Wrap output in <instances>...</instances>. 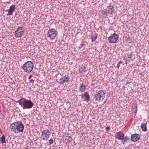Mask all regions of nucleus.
<instances>
[{
    "mask_svg": "<svg viewBox=\"0 0 149 149\" xmlns=\"http://www.w3.org/2000/svg\"><path fill=\"white\" fill-rule=\"evenodd\" d=\"M97 37V34H95L91 36L92 41H95Z\"/></svg>",
    "mask_w": 149,
    "mask_h": 149,
    "instance_id": "obj_19",
    "label": "nucleus"
},
{
    "mask_svg": "<svg viewBox=\"0 0 149 149\" xmlns=\"http://www.w3.org/2000/svg\"><path fill=\"white\" fill-rule=\"evenodd\" d=\"M125 135L124 134L120 131H119L116 133V137L119 140L123 139Z\"/></svg>",
    "mask_w": 149,
    "mask_h": 149,
    "instance_id": "obj_13",
    "label": "nucleus"
},
{
    "mask_svg": "<svg viewBox=\"0 0 149 149\" xmlns=\"http://www.w3.org/2000/svg\"><path fill=\"white\" fill-rule=\"evenodd\" d=\"M24 32L23 31H19L16 30L15 31V36L16 37L19 38L22 37Z\"/></svg>",
    "mask_w": 149,
    "mask_h": 149,
    "instance_id": "obj_14",
    "label": "nucleus"
},
{
    "mask_svg": "<svg viewBox=\"0 0 149 149\" xmlns=\"http://www.w3.org/2000/svg\"><path fill=\"white\" fill-rule=\"evenodd\" d=\"M139 135L137 134H134L132 135L131 136V140L132 141L135 142L140 139Z\"/></svg>",
    "mask_w": 149,
    "mask_h": 149,
    "instance_id": "obj_11",
    "label": "nucleus"
},
{
    "mask_svg": "<svg viewBox=\"0 0 149 149\" xmlns=\"http://www.w3.org/2000/svg\"><path fill=\"white\" fill-rule=\"evenodd\" d=\"M53 143V140L52 139H50L49 141V143L50 144H52Z\"/></svg>",
    "mask_w": 149,
    "mask_h": 149,
    "instance_id": "obj_28",
    "label": "nucleus"
},
{
    "mask_svg": "<svg viewBox=\"0 0 149 149\" xmlns=\"http://www.w3.org/2000/svg\"><path fill=\"white\" fill-rule=\"evenodd\" d=\"M84 43H82L80 44L79 47V49H81L84 46Z\"/></svg>",
    "mask_w": 149,
    "mask_h": 149,
    "instance_id": "obj_27",
    "label": "nucleus"
},
{
    "mask_svg": "<svg viewBox=\"0 0 149 149\" xmlns=\"http://www.w3.org/2000/svg\"><path fill=\"white\" fill-rule=\"evenodd\" d=\"M118 39V35L116 33L110 36L108 38V40L110 43H114L117 42Z\"/></svg>",
    "mask_w": 149,
    "mask_h": 149,
    "instance_id": "obj_6",
    "label": "nucleus"
},
{
    "mask_svg": "<svg viewBox=\"0 0 149 149\" xmlns=\"http://www.w3.org/2000/svg\"><path fill=\"white\" fill-rule=\"evenodd\" d=\"M130 138L128 136H127L125 137H124L123 138V139H122L121 140L122 141L121 142L123 144H124L126 143H128L130 141Z\"/></svg>",
    "mask_w": 149,
    "mask_h": 149,
    "instance_id": "obj_15",
    "label": "nucleus"
},
{
    "mask_svg": "<svg viewBox=\"0 0 149 149\" xmlns=\"http://www.w3.org/2000/svg\"><path fill=\"white\" fill-rule=\"evenodd\" d=\"M132 52L130 54H126V55L127 56L128 58L130 59L132 58Z\"/></svg>",
    "mask_w": 149,
    "mask_h": 149,
    "instance_id": "obj_23",
    "label": "nucleus"
},
{
    "mask_svg": "<svg viewBox=\"0 0 149 149\" xmlns=\"http://www.w3.org/2000/svg\"><path fill=\"white\" fill-rule=\"evenodd\" d=\"M135 108H134L133 109V111L135 113H136L137 112V104H136V106H135Z\"/></svg>",
    "mask_w": 149,
    "mask_h": 149,
    "instance_id": "obj_24",
    "label": "nucleus"
},
{
    "mask_svg": "<svg viewBox=\"0 0 149 149\" xmlns=\"http://www.w3.org/2000/svg\"><path fill=\"white\" fill-rule=\"evenodd\" d=\"M110 126L106 127L105 128V130L106 131H108L110 129Z\"/></svg>",
    "mask_w": 149,
    "mask_h": 149,
    "instance_id": "obj_30",
    "label": "nucleus"
},
{
    "mask_svg": "<svg viewBox=\"0 0 149 149\" xmlns=\"http://www.w3.org/2000/svg\"><path fill=\"white\" fill-rule=\"evenodd\" d=\"M123 63V61H120L117 64V67L119 68L120 66V64Z\"/></svg>",
    "mask_w": 149,
    "mask_h": 149,
    "instance_id": "obj_26",
    "label": "nucleus"
},
{
    "mask_svg": "<svg viewBox=\"0 0 149 149\" xmlns=\"http://www.w3.org/2000/svg\"><path fill=\"white\" fill-rule=\"evenodd\" d=\"M105 93L103 91H99L95 95V100L99 102H102L105 98Z\"/></svg>",
    "mask_w": 149,
    "mask_h": 149,
    "instance_id": "obj_4",
    "label": "nucleus"
},
{
    "mask_svg": "<svg viewBox=\"0 0 149 149\" xmlns=\"http://www.w3.org/2000/svg\"><path fill=\"white\" fill-rule=\"evenodd\" d=\"M86 89V86L84 84H81L79 87V91L81 93L84 92L85 91Z\"/></svg>",
    "mask_w": 149,
    "mask_h": 149,
    "instance_id": "obj_17",
    "label": "nucleus"
},
{
    "mask_svg": "<svg viewBox=\"0 0 149 149\" xmlns=\"http://www.w3.org/2000/svg\"><path fill=\"white\" fill-rule=\"evenodd\" d=\"M81 72L82 73H83L87 71V69L85 67H81Z\"/></svg>",
    "mask_w": 149,
    "mask_h": 149,
    "instance_id": "obj_20",
    "label": "nucleus"
},
{
    "mask_svg": "<svg viewBox=\"0 0 149 149\" xmlns=\"http://www.w3.org/2000/svg\"><path fill=\"white\" fill-rule=\"evenodd\" d=\"M81 96V98L84 100V101L87 102H88L90 101V96L88 92H86L84 93V94H83Z\"/></svg>",
    "mask_w": 149,
    "mask_h": 149,
    "instance_id": "obj_8",
    "label": "nucleus"
},
{
    "mask_svg": "<svg viewBox=\"0 0 149 149\" xmlns=\"http://www.w3.org/2000/svg\"><path fill=\"white\" fill-rule=\"evenodd\" d=\"M29 80V83L33 84L34 82L35 79H30Z\"/></svg>",
    "mask_w": 149,
    "mask_h": 149,
    "instance_id": "obj_25",
    "label": "nucleus"
},
{
    "mask_svg": "<svg viewBox=\"0 0 149 149\" xmlns=\"http://www.w3.org/2000/svg\"><path fill=\"white\" fill-rule=\"evenodd\" d=\"M32 77H33V75H32V74H31V75H30L29 76V77H28V79H31V78Z\"/></svg>",
    "mask_w": 149,
    "mask_h": 149,
    "instance_id": "obj_31",
    "label": "nucleus"
},
{
    "mask_svg": "<svg viewBox=\"0 0 149 149\" xmlns=\"http://www.w3.org/2000/svg\"><path fill=\"white\" fill-rule=\"evenodd\" d=\"M10 127L11 130L15 133L23 132L24 128L22 123L19 121H16L12 124Z\"/></svg>",
    "mask_w": 149,
    "mask_h": 149,
    "instance_id": "obj_2",
    "label": "nucleus"
},
{
    "mask_svg": "<svg viewBox=\"0 0 149 149\" xmlns=\"http://www.w3.org/2000/svg\"><path fill=\"white\" fill-rule=\"evenodd\" d=\"M56 33V31L55 29H49L48 31L47 37L50 38L51 39H54L57 35Z\"/></svg>",
    "mask_w": 149,
    "mask_h": 149,
    "instance_id": "obj_5",
    "label": "nucleus"
},
{
    "mask_svg": "<svg viewBox=\"0 0 149 149\" xmlns=\"http://www.w3.org/2000/svg\"><path fill=\"white\" fill-rule=\"evenodd\" d=\"M15 5L11 6L10 7L9 9L7 10L8 11V13L7 14V15H12L13 12L15 11Z\"/></svg>",
    "mask_w": 149,
    "mask_h": 149,
    "instance_id": "obj_12",
    "label": "nucleus"
},
{
    "mask_svg": "<svg viewBox=\"0 0 149 149\" xmlns=\"http://www.w3.org/2000/svg\"><path fill=\"white\" fill-rule=\"evenodd\" d=\"M33 68V64L31 61H28L24 64L22 69L24 72L29 73L31 72Z\"/></svg>",
    "mask_w": 149,
    "mask_h": 149,
    "instance_id": "obj_3",
    "label": "nucleus"
},
{
    "mask_svg": "<svg viewBox=\"0 0 149 149\" xmlns=\"http://www.w3.org/2000/svg\"><path fill=\"white\" fill-rule=\"evenodd\" d=\"M102 13L103 15H107V13H108V11L106 9H104L102 10Z\"/></svg>",
    "mask_w": 149,
    "mask_h": 149,
    "instance_id": "obj_22",
    "label": "nucleus"
},
{
    "mask_svg": "<svg viewBox=\"0 0 149 149\" xmlns=\"http://www.w3.org/2000/svg\"><path fill=\"white\" fill-rule=\"evenodd\" d=\"M50 135L51 133L50 131L48 129H46L42 132L41 136L42 137V139L43 140H47Z\"/></svg>",
    "mask_w": 149,
    "mask_h": 149,
    "instance_id": "obj_7",
    "label": "nucleus"
},
{
    "mask_svg": "<svg viewBox=\"0 0 149 149\" xmlns=\"http://www.w3.org/2000/svg\"><path fill=\"white\" fill-rule=\"evenodd\" d=\"M129 83H130L129 82H127L126 85L129 84Z\"/></svg>",
    "mask_w": 149,
    "mask_h": 149,
    "instance_id": "obj_32",
    "label": "nucleus"
},
{
    "mask_svg": "<svg viewBox=\"0 0 149 149\" xmlns=\"http://www.w3.org/2000/svg\"><path fill=\"white\" fill-rule=\"evenodd\" d=\"M127 56L126 54L125 55V56L124 57V59L126 60V61H133L134 59V58H133V59L131 58L130 59H127Z\"/></svg>",
    "mask_w": 149,
    "mask_h": 149,
    "instance_id": "obj_21",
    "label": "nucleus"
},
{
    "mask_svg": "<svg viewBox=\"0 0 149 149\" xmlns=\"http://www.w3.org/2000/svg\"><path fill=\"white\" fill-rule=\"evenodd\" d=\"M0 140L1 142V143H6L5 137V135L4 134H3L2 136L1 137Z\"/></svg>",
    "mask_w": 149,
    "mask_h": 149,
    "instance_id": "obj_18",
    "label": "nucleus"
},
{
    "mask_svg": "<svg viewBox=\"0 0 149 149\" xmlns=\"http://www.w3.org/2000/svg\"><path fill=\"white\" fill-rule=\"evenodd\" d=\"M17 102L18 103L23 109H31L34 105L30 100L26 99L24 97H22Z\"/></svg>",
    "mask_w": 149,
    "mask_h": 149,
    "instance_id": "obj_1",
    "label": "nucleus"
},
{
    "mask_svg": "<svg viewBox=\"0 0 149 149\" xmlns=\"http://www.w3.org/2000/svg\"><path fill=\"white\" fill-rule=\"evenodd\" d=\"M107 8H108L107 11L108 14L110 15H113L115 11L114 7L110 4L109 6H107Z\"/></svg>",
    "mask_w": 149,
    "mask_h": 149,
    "instance_id": "obj_10",
    "label": "nucleus"
},
{
    "mask_svg": "<svg viewBox=\"0 0 149 149\" xmlns=\"http://www.w3.org/2000/svg\"><path fill=\"white\" fill-rule=\"evenodd\" d=\"M70 78L68 75L65 76L63 77H62L60 79L61 81L60 84H64L65 82H69Z\"/></svg>",
    "mask_w": 149,
    "mask_h": 149,
    "instance_id": "obj_9",
    "label": "nucleus"
},
{
    "mask_svg": "<svg viewBox=\"0 0 149 149\" xmlns=\"http://www.w3.org/2000/svg\"><path fill=\"white\" fill-rule=\"evenodd\" d=\"M146 122L142 123L141 124V128L143 131L146 132L147 131Z\"/></svg>",
    "mask_w": 149,
    "mask_h": 149,
    "instance_id": "obj_16",
    "label": "nucleus"
},
{
    "mask_svg": "<svg viewBox=\"0 0 149 149\" xmlns=\"http://www.w3.org/2000/svg\"><path fill=\"white\" fill-rule=\"evenodd\" d=\"M23 29V28L22 27H18L17 29V31H22Z\"/></svg>",
    "mask_w": 149,
    "mask_h": 149,
    "instance_id": "obj_29",
    "label": "nucleus"
}]
</instances>
